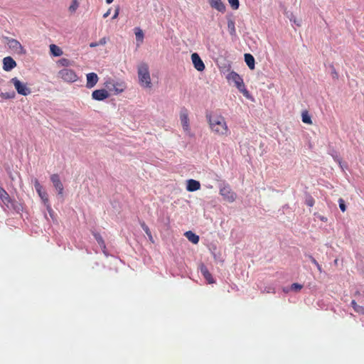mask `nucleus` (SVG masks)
Returning a JSON list of instances; mask_svg holds the SVG:
<instances>
[{"mask_svg": "<svg viewBox=\"0 0 364 364\" xmlns=\"http://www.w3.org/2000/svg\"><path fill=\"white\" fill-rule=\"evenodd\" d=\"M315 265H316V267H317L318 270L320 272H322L321 266L318 263L316 264Z\"/></svg>", "mask_w": 364, "mask_h": 364, "instance_id": "obj_43", "label": "nucleus"}, {"mask_svg": "<svg viewBox=\"0 0 364 364\" xmlns=\"http://www.w3.org/2000/svg\"><path fill=\"white\" fill-rule=\"evenodd\" d=\"M16 66V61L11 57H5L3 59V69L5 71H10Z\"/></svg>", "mask_w": 364, "mask_h": 364, "instance_id": "obj_12", "label": "nucleus"}, {"mask_svg": "<svg viewBox=\"0 0 364 364\" xmlns=\"http://www.w3.org/2000/svg\"><path fill=\"white\" fill-rule=\"evenodd\" d=\"M87 83L86 87L89 89L92 88L98 82V76L95 73H90L87 74Z\"/></svg>", "mask_w": 364, "mask_h": 364, "instance_id": "obj_13", "label": "nucleus"}, {"mask_svg": "<svg viewBox=\"0 0 364 364\" xmlns=\"http://www.w3.org/2000/svg\"><path fill=\"white\" fill-rule=\"evenodd\" d=\"M339 208L342 212H345L346 210V206L345 204V201L343 198H339L338 200Z\"/></svg>", "mask_w": 364, "mask_h": 364, "instance_id": "obj_32", "label": "nucleus"}, {"mask_svg": "<svg viewBox=\"0 0 364 364\" xmlns=\"http://www.w3.org/2000/svg\"><path fill=\"white\" fill-rule=\"evenodd\" d=\"M99 46V44H97V42H92V43H91L90 44V46L91 48H95V47H97V46Z\"/></svg>", "mask_w": 364, "mask_h": 364, "instance_id": "obj_42", "label": "nucleus"}, {"mask_svg": "<svg viewBox=\"0 0 364 364\" xmlns=\"http://www.w3.org/2000/svg\"><path fill=\"white\" fill-rule=\"evenodd\" d=\"M58 77L65 82H74L77 80L75 72L71 69L64 68L58 72Z\"/></svg>", "mask_w": 364, "mask_h": 364, "instance_id": "obj_4", "label": "nucleus"}, {"mask_svg": "<svg viewBox=\"0 0 364 364\" xmlns=\"http://www.w3.org/2000/svg\"><path fill=\"white\" fill-rule=\"evenodd\" d=\"M113 1L114 0H106V2L109 4L112 3Z\"/></svg>", "mask_w": 364, "mask_h": 364, "instance_id": "obj_46", "label": "nucleus"}, {"mask_svg": "<svg viewBox=\"0 0 364 364\" xmlns=\"http://www.w3.org/2000/svg\"><path fill=\"white\" fill-rule=\"evenodd\" d=\"M351 306L355 312L360 314H364V306L358 305L355 300L351 301Z\"/></svg>", "mask_w": 364, "mask_h": 364, "instance_id": "obj_24", "label": "nucleus"}, {"mask_svg": "<svg viewBox=\"0 0 364 364\" xmlns=\"http://www.w3.org/2000/svg\"><path fill=\"white\" fill-rule=\"evenodd\" d=\"M50 51L53 55L56 57L63 55V50H61V48L55 44H51L50 46Z\"/></svg>", "mask_w": 364, "mask_h": 364, "instance_id": "obj_19", "label": "nucleus"}, {"mask_svg": "<svg viewBox=\"0 0 364 364\" xmlns=\"http://www.w3.org/2000/svg\"><path fill=\"white\" fill-rule=\"evenodd\" d=\"M109 95V92L105 89L96 90L92 93V99L98 101L107 99Z\"/></svg>", "mask_w": 364, "mask_h": 364, "instance_id": "obj_11", "label": "nucleus"}, {"mask_svg": "<svg viewBox=\"0 0 364 364\" xmlns=\"http://www.w3.org/2000/svg\"><path fill=\"white\" fill-rule=\"evenodd\" d=\"M119 9H117L115 10V12L114 14V16H112V19H115L117 18L118 15H119Z\"/></svg>", "mask_w": 364, "mask_h": 364, "instance_id": "obj_40", "label": "nucleus"}, {"mask_svg": "<svg viewBox=\"0 0 364 364\" xmlns=\"http://www.w3.org/2000/svg\"><path fill=\"white\" fill-rule=\"evenodd\" d=\"M94 235V237L95 238L97 242L98 243V245L102 248V249H105L106 248V245H105V242L102 238V237L97 232H95L93 234Z\"/></svg>", "mask_w": 364, "mask_h": 364, "instance_id": "obj_23", "label": "nucleus"}, {"mask_svg": "<svg viewBox=\"0 0 364 364\" xmlns=\"http://www.w3.org/2000/svg\"><path fill=\"white\" fill-rule=\"evenodd\" d=\"M331 76H332V77L333 79L337 80L338 78V73L334 67H332V70H331Z\"/></svg>", "mask_w": 364, "mask_h": 364, "instance_id": "obj_37", "label": "nucleus"}, {"mask_svg": "<svg viewBox=\"0 0 364 364\" xmlns=\"http://www.w3.org/2000/svg\"><path fill=\"white\" fill-rule=\"evenodd\" d=\"M185 236L187 239L193 244H198L199 242L198 235L193 233L192 231H187L185 232Z\"/></svg>", "mask_w": 364, "mask_h": 364, "instance_id": "obj_17", "label": "nucleus"}, {"mask_svg": "<svg viewBox=\"0 0 364 364\" xmlns=\"http://www.w3.org/2000/svg\"><path fill=\"white\" fill-rule=\"evenodd\" d=\"M205 117L209 128L214 134L219 136H226L230 134V129L223 116L209 112L206 114Z\"/></svg>", "mask_w": 364, "mask_h": 364, "instance_id": "obj_1", "label": "nucleus"}, {"mask_svg": "<svg viewBox=\"0 0 364 364\" xmlns=\"http://www.w3.org/2000/svg\"><path fill=\"white\" fill-rule=\"evenodd\" d=\"M200 188V183L199 181L194 179H189L187 181L186 189L188 191L193 192Z\"/></svg>", "mask_w": 364, "mask_h": 364, "instance_id": "obj_14", "label": "nucleus"}, {"mask_svg": "<svg viewBox=\"0 0 364 364\" xmlns=\"http://www.w3.org/2000/svg\"><path fill=\"white\" fill-rule=\"evenodd\" d=\"M263 292H266V293H274V289L272 288V287H267L264 289V290L263 291Z\"/></svg>", "mask_w": 364, "mask_h": 364, "instance_id": "obj_39", "label": "nucleus"}, {"mask_svg": "<svg viewBox=\"0 0 364 364\" xmlns=\"http://www.w3.org/2000/svg\"><path fill=\"white\" fill-rule=\"evenodd\" d=\"M11 82L18 94L26 96L31 93V90L26 86V84L21 82L17 77L12 78Z\"/></svg>", "mask_w": 364, "mask_h": 364, "instance_id": "obj_6", "label": "nucleus"}, {"mask_svg": "<svg viewBox=\"0 0 364 364\" xmlns=\"http://www.w3.org/2000/svg\"><path fill=\"white\" fill-rule=\"evenodd\" d=\"M228 2L233 9H237L239 8V0H228Z\"/></svg>", "mask_w": 364, "mask_h": 364, "instance_id": "obj_31", "label": "nucleus"}, {"mask_svg": "<svg viewBox=\"0 0 364 364\" xmlns=\"http://www.w3.org/2000/svg\"><path fill=\"white\" fill-rule=\"evenodd\" d=\"M245 61L250 69L253 70L255 68V58L251 54H245Z\"/></svg>", "mask_w": 364, "mask_h": 364, "instance_id": "obj_18", "label": "nucleus"}, {"mask_svg": "<svg viewBox=\"0 0 364 364\" xmlns=\"http://www.w3.org/2000/svg\"><path fill=\"white\" fill-rule=\"evenodd\" d=\"M0 198L4 201H9V196L7 192L1 187H0Z\"/></svg>", "mask_w": 364, "mask_h": 364, "instance_id": "obj_26", "label": "nucleus"}, {"mask_svg": "<svg viewBox=\"0 0 364 364\" xmlns=\"http://www.w3.org/2000/svg\"><path fill=\"white\" fill-rule=\"evenodd\" d=\"M210 5L218 11L224 12L225 11V6L221 0H210Z\"/></svg>", "mask_w": 364, "mask_h": 364, "instance_id": "obj_15", "label": "nucleus"}, {"mask_svg": "<svg viewBox=\"0 0 364 364\" xmlns=\"http://www.w3.org/2000/svg\"><path fill=\"white\" fill-rule=\"evenodd\" d=\"M141 226L142 229L144 230V232H146V234L148 235L149 238L151 240H152V235H151V231H150L149 227L145 224L144 222L141 223Z\"/></svg>", "mask_w": 364, "mask_h": 364, "instance_id": "obj_27", "label": "nucleus"}, {"mask_svg": "<svg viewBox=\"0 0 364 364\" xmlns=\"http://www.w3.org/2000/svg\"><path fill=\"white\" fill-rule=\"evenodd\" d=\"M220 194L223 196V200L228 203H233L237 198V194L229 185H225L220 188Z\"/></svg>", "mask_w": 364, "mask_h": 364, "instance_id": "obj_5", "label": "nucleus"}, {"mask_svg": "<svg viewBox=\"0 0 364 364\" xmlns=\"http://www.w3.org/2000/svg\"><path fill=\"white\" fill-rule=\"evenodd\" d=\"M320 218H321V220L322 221H323V222H326V221H327V218H326V217L322 216V217H321Z\"/></svg>", "mask_w": 364, "mask_h": 364, "instance_id": "obj_45", "label": "nucleus"}, {"mask_svg": "<svg viewBox=\"0 0 364 364\" xmlns=\"http://www.w3.org/2000/svg\"><path fill=\"white\" fill-rule=\"evenodd\" d=\"M7 45L15 53L18 55L26 54V50L23 48L20 42L14 38H6Z\"/></svg>", "mask_w": 364, "mask_h": 364, "instance_id": "obj_7", "label": "nucleus"}, {"mask_svg": "<svg viewBox=\"0 0 364 364\" xmlns=\"http://www.w3.org/2000/svg\"><path fill=\"white\" fill-rule=\"evenodd\" d=\"M78 6H79V3H78L77 0H73L72 2V4L69 7V11L71 12H75L77 10V9L78 8Z\"/></svg>", "mask_w": 364, "mask_h": 364, "instance_id": "obj_29", "label": "nucleus"}, {"mask_svg": "<svg viewBox=\"0 0 364 364\" xmlns=\"http://www.w3.org/2000/svg\"><path fill=\"white\" fill-rule=\"evenodd\" d=\"M305 203L308 206L312 207L315 203V200L311 196H309L306 198Z\"/></svg>", "mask_w": 364, "mask_h": 364, "instance_id": "obj_33", "label": "nucleus"}, {"mask_svg": "<svg viewBox=\"0 0 364 364\" xmlns=\"http://www.w3.org/2000/svg\"><path fill=\"white\" fill-rule=\"evenodd\" d=\"M191 60H192L193 64L194 65V68L198 71L204 70V69L205 68V65L198 53H193L191 55Z\"/></svg>", "mask_w": 364, "mask_h": 364, "instance_id": "obj_9", "label": "nucleus"}, {"mask_svg": "<svg viewBox=\"0 0 364 364\" xmlns=\"http://www.w3.org/2000/svg\"><path fill=\"white\" fill-rule=\"evenodd\" d=\"M114 90L117 93H120L124 91V86L123 84H117V85H114Z\"/></svg>", "mask_w": 364, "mask_h": 364, "instance_id": "obj_34", "label": "nucleus"}, {"mask_svg": "<svg viewBox=\"0 0 364 364\" xmlns=\"http://www.w3.org/2000/svg\"><path fill=\"white\" fill-rule=\"evenodd\" d=\"M309 258L310 261H311L313 264H317V263H318V262H317V261L315 259V258H314V257H312L311 255H309Z\"/></svg>", "mask_w": 364, "mask_h": 364, "instance_id": "obj_41", "label": "nucleus"}, {"mask_svg": "<svg viewBox=\"0 0 364 364\" xmlns=\"http://www.w3.org/2000/svg\"><path fill=\"white\" fill-rule=\"evenodd\" d=\"M33 183H34L35 189L37 193L43 191V186L40 184L38 179L35 178L33 181Z\"/></svg>", "mask_w": 364, "mask_h": 364, "instance_id": "obj_30", "label": "nucleus"}, {"mask_svg": "<svg viewBox=\"0 0 364 364\" xmlns=\"http://www.w3.org/2000/svg\"><path fill=\"white\" fill-rule=\"evenodd\" d=\"M228 28L229 30L230 34L232 36H235L236 35V28L235 23L233 19L228 18Z\"/></svg>", "mask_w": 364, "mask_h": 364, "instance_id": "obj_20", "label": "nucleus"}, {"mask_svg": "<svg viewBox=\"0 0 364 364\" xmlns=\"http://www.w3.org/2000/svg\"><path fill=\"white\" fill-rule=\"evenodd\" d=\"M50 181H52L53 186L58 191L59 195H63V185L60 181V176L57 173H53L50 176Z\"/></svg>", "mask_w": 364, "mask_h": 364, "instance_id": "obj_8", "label": "nucleus"}, {"mask_svg": "<svg viewBox=\"0 0 364 364\" xmlns=\"http://www.w3.org/2000/svg\"><path fill=\"white\" fill-rule=\"evenodd\" d=\"M107 38L103 37L97 42V44H99V46H103L107 43Z\"/></svg>", "mask_w": 364, "mask_h": 364, "instance_id": "obj_38", "label": "nucleus"}, {"mask_svg": "<svg viewBox=\"0 0 364 364\" xmlns=\"http://www.w3.org/2000/svg\"><path fill=\"white\" fill-rule=\"evenodd\" d=\"M302 289V285L298 284V283H294L291 286V289L294 291H299Z\"/></svg>", "mask_w": 364, "mask_h": 364, "instance_id": "obj_35", "label": "nucleus"}, {"mask_svg": "<svg viewBox=\"0 0 364 364\" xmlns=\"http://www.w3.org/2000/svg\"><path fill=\"white\" fill-rule=\"evenodd\" d=\"M38 194L43 201L44 204L46 205L47 208H50L48 193L43 190L41 192H38Z\"/></svg>", "mask_w": 364, "mask_h": 364, "instance_id": "obj_22", "label": "nucleus"}, {"mask_svg": "<svg viewBox=\"0 0 364 364\" xmlns=\"http://www.w3.org/2000/svg\"><path fill=\"white\" fill-rule=\"evenodd\" d=\"M110 11H111L110 9H108V11L104 14L103 17L107 18L109 15Z\"/></svg>", "mask_w": 364, "mask_h": 364, "instance_id": "obj_44", "label": "nucleus"}, {"mask_svg": "<svg viewBox=\"0 0 364 364\" xmlns=\"http://www.w3.org/2000/svg\"><path fill=\"white\" fill-rule=\"evenodd\" d=\"M134 33L136 36V41L139 43H141L144 37L143 31L140 28H135Z\"/></svg>", "mask_w": 364, "mask_h": 364, "instance_id": "obj_21", "label": "nucleus"}, {"mask_svg": "<svg viewBox=\"0 0 364 364\" xmlns=\"http://www.w3.org/2000/svg\"><path fill=\"white\" fill-rule=\"evenodd\" d=\"M180 119L185 132H188L190 130L188 114L186 109H183L180 113Z\"/></svg>", "mask_w": 364, "mask_h": 364, "instance_id": "obj_10", "label": "nucleus"}, {"mask_svg": "<svg viewBox=\"0 0 364 364\" xmlns=\"http://www.w3.org/2000/svg\"><path fill=\"white\" fill-rule=\"evenodd\" d=\"M226 78L229 82L231 81L234 82L236 87L244 95V96L249 97L250 94L248 90L245 88L243 80L237 73L235 71L230 72L226 76Z\"/></svg>", "mask_w": 364, "mask_h": 364, "instance_id": "obj_3", "label": "nucleus"}, {"mask_svg": "<svg viewBox=\"0 0 364 364\" xmlns=\"http://www.w3.org/2000/svg\"><path fill=\"white\" fill-rule=\"evenodd\" d=\"M137 74L140 85L144 88L151 89L152 82L148 64L146 63H140L137 67Z\"/></svg>", "mask_w": 364, "mask_h": 364, "instance_id": "obj_2", "label": "nucleus"}, {"mask_svg": "<svg viewBox=\"0 0 364 364\" xmlns=\"http://www.w3.org/2000/svg\"><path fill=\"white\" fill-rule=\"evenodd\" d=\"M0 96L3 99H11V98H14L15 97V93H14V92H1L0 94Z\"/></svg>", "mask_w": 364, "mask_h": 364, "instance_id": "obj_28", "label": "nucleus"}, {"mask_svg": "<svg viewBox=\"0 0 364 364\" xmlns=\"http://www.w3.org/2000/svg\"><path fill=\"white\" fill-rule=\"evenodd\" d=\"M59 63L63 66H68L70 65V60L66 58H62L59 60Z\"/></svg>", "mask_w": 364, "mask_h": 364, "instance_id": "obj_36", "label": "nucleus"}, {"mask_svg": "<svg viewBox=\"0 0 364 364\" xmlns=\"http://www.w3.org/2000/svg\"><path fill=\"white\" fill-rule=\"evenodd\" d=\"M302 122L305 124H312V120L307 111H304L301 114Z\"/></svg>", "mask_w": 364, "mask_h": 364, "instance_id": "obj_25", "label": "nucleus"}, {"mask_svg": "<svg viewBox=\"0 0 364 364\" xmlns=\"http://www.w3.org/2000/svg\"><path fill=\"white\" fill-rule=\"evenodd\" d=\"M200 272H201L203 276L204 277V278L206 279V281L209 284L215 283V280L213 279L212 274H210V272L208 271V269H207V267L205 266H204V265L201 266Z\"/></svg>", "mask_w": 364, "mask_h": 364, "instance_id": "obj_16", "label": "nucleus"}]
</instances>
